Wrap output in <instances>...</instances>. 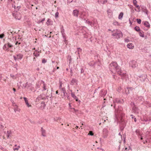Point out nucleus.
<instances>
[{
    "instance_id": "1",
    "label": "nucleus",
    "mask_w": 151,
    "mask_h": 151,
    "mask_svg": "<svg viewBox=\"0 0 151 151\" xmlns=\"http://www.w3.org/2000/svg\"><path fill=\"white\" fill-rule=\"evenodd\" d=\"M109 68L110 70L112 72H116L119 75L122 76H122H124L125 74L122 73L121 72V68L117 64L116 62H112L109 65Z\"/></svg>"
},
{
    "instance_id": "2",
    "label": "nucleus",
    "mask_w": 151,
    "mask_h": 151,
    "mask_svg": "<svg viewBox=\"0 0 151 151\" xmlns=\"http://www.w3.org/2000/svg\"><path fill=\"white\" fill-rule=\"evenodd\" d=\"M112 35L113 36H114L115 38L117 39L122 36V35L121 32L118 30L113 31L112 32Z\"/></svg>"
},
{
    "instance_id": "3",
    "label": "nucleus",
    "mask_w": 151,
    "mask_h": 151,
    "mask_svg": "<svg viewBox=\"0 0 151 151\" xmlns=\"http://www.w3.org/2000/svg\"><path fill=\"white\" fill-rule=\"evenodd\" d=\"M13 16L14 18L18 20H20L21 18V15L20 13L17 11H14L12 13Z\"/></svg>"
},
{
    "instance_id": "4",
    "label": "nucleus",
    "mask_w": 151,
    "mask_h": 151,
    "mask_svg": "<svg viewBox=\"0 0 151 151\" xmlns=\"http://www.w3.org/2000/svg\"><path fill=\"white\" fill-rule=\"evenodd\" d=\"M13 47L12 43H7L5 44L3 46V49L4 50L7 51L9 50V48H11Z\"/></svg>"
},
{
    "instance_id": "5",
    "label": "nucleus",
    "mask_w": 151,
    "mask_h": 151,
    "mask_svg": "<svg viewBox=\"0 0 151 151\" xmlns=\"http://www.w3.org/2000/svg\"><path fill=\"white\" fill-rule=\"evenodd\" d=\"M130 65L133 68H134L137 66L136 62L134 60H132L129 63Z\"/></svg>"
},
{
    "instance_id": "6",
    "label": "nucleus",
    "mask_w": 151,
    "mask_h": 151,
    "mask_svg": "<svg viewBox=\"0 0 151 151\" xmlns=\"http://www.w3.org/2000/svg\"><path fill=\"white\" fill-rule=\"evenodd\" d=\"M124 101L123 99H121L117 98H116L114 99V103H123Z\"/></svg>"
},
{
    "instance_id": "7",
    "label": "nucleus",
    "mask_w": 151,
    "mask_h": 151,
    "mask_svg": "<svg viewBox=\"0 0 151 151\" xmlns=\"http://www.w3.org/2000/svg\"><path fill=\"white\" fill-rule=\"evenodd\" d=\"M107 91L104 89L102 90L101 91L100 95L101 96H105L106 94Z\"/></svg>"
},
{
    "instance_id": "8",
    "label": "nucleus",
    "mask_w": 151,
    "mask_h": 151,
    "mask_svg": "<svg viewBox=\"0 0 151 151\" xmlns=\"http://www.w3.org/2000/svg\"><path fill=\"white\" fill-rule=\"evenodd\" d=\"M45 99V96H43L42 94H41L37 97L36 99V102L40 100L41 99Z\"/></svg>"
},
{
    "instance_id": "9",
    "label": "nucleus",
    "mask_w": 151,
    "mask_h": 151,
    "mask_svg": "<svg viewBox=\"0 0 151 151\" xmlns=\"http://www.w3.org/2000/svg\"><path fill=\"white\" fill-rule=\"evenodd\" d=\"M78 11L76 9L73 10V14L74 16L78 17Z\"/></svg>"
},
{
    "instance_id": "10",
    "label": "nucleus",
    "mask_w": 151,
    "mask_h": 151,
    "mask_svg": "<svg viewBox=\"0 0 151 151\" xmlns=\"http://www.w3.org/2000/svg\"><path fill=\"white\" fill-rule=\"evenodd\" d=\"M71 95L73 98L76 100V101L80 102V101L78 100V98L75 96L74 93H72L71 94Z\"/></svg>"
},
{
    "instance_id": "11",
    "label": "nucleus",
    "mask_w": 151,
    "mask_h": 151,
    "mask_svg": "<svg viewBox=\"0 0 151 151\" xmlns=\"http://www.w3.org/2000/svg\"><path fill=\"white\" fill-rule=\"evenodd\" d=\"M31 84L30 83H24L23 85V86H24L25 88H28L30 87L31 86Z\"/></svg>"
},
{
    "instance_id": "12",
    "label": "nucleus",
    "mask_w": 151,
    "mask_h": 151,
    "mask_svg": "<svg viewBox=\"0 0 151 151\" xmlns=\"http://www.w3.org/2000/svg\"><path fill=\"white\" fill-rule=\"evenodd\" d=\"M132 88H127L126 89H125V92L126 93H130V91H132L133 89Z\"/></svg>"
},
{
    "instance_id": "13",
    "label": "nucleus",
    "mask_w": 151,
    "mask_h": 151,
    "mask_svg": "<svg viewBox=\"0 0 151 151\" xmlns=\"http://www.w3.org/2000/svg\"><path fill=\"white\" fill-rule=\"evenodd\" d=\"M41 131L42 132V135L43 136L45 137L46 135H45L46 131L42 127L41 128Z\"/></svg>"
},
{
    "instance_id": "14",
    "label": "nucleus",
    "mask_w": 151,
    "mask_h": 151,
    "mask_svg": "<svg viewBox=\"0 0 151 151\" xmlns=\"http://www.w3.org/2000/svg\"><path fill=\"white\" fill-rule=\"evenodd\" d=\"M24 99L26 105H27V106L28 107H29L31 106V105H29V104L28 103V100H27V98L26 97H24Z\"/></svg>"
},
{
    "instance_id": "15",
    "label": "nucleus",
    "mask_w": 151,
    "mask_h": 151,
    "mask_svg": "<svg viewBox=\"0 0 151 151\" xmlns=\"http://www.w3.org/2000/svg\"><path fill=\"white\" fill-rule=\"evenodd\" d=\"M127 47L131 49H132L134 47V46L133 45V44L132 43H129L127 45Z\"/></svg>"
},
{
    "instance_id": "16",
    "label": "nucleus",
    "mask_w": 151,
    "mask_h": 151,
    "mask_svg": "<svg viewBox=\"0 0 151 151\" xmlns=\"http://www.w3.org/2000/svg\"><path fill=\"white\" fill-rule=\"evenodd\" d=\"M85 14L84 12L82 13L80 16V17L81 19H84V20H85V18L84 17L85 15Z\"/></svg>"
},
{
    "instance_id": "17",
    "label": "nucleus",
    "mask_w": 151,
    "mask_h": 151,
    "mask_svg": "<svg viewBox=\"0 0 151 151\" xmlns=\"http://www.w3.org/2000/svg\"><path fill=\"white\" fill-rule=\"evenodd\" d=\"M122 109L121 107H119V108L117 109L115 111L117 114H119L120 113V112L122 111Z\"/></svg>"
},
{
    "instance_id": "18",
    "label": "nucleus",
    "mask_w": 151,
    "mask_h": 151,
    "mask_svg": "<svg viewBox=\"0 0 151 151\" xmlns=\"http://www.w3.org/2000/svg\"><path fill=\"white\" fill-rule=\"evenodd\" d=\"M107 0H101L100 2H99V3L102 4H105L106 3H107Z\"/></svg>"
},
{
    "instance_id": "19",
    "label": "nucleus",
    "mask_w": 151,
    "mask_h": 151,
    "mask_svg": "<svg viewBox=\"0 0 151 151\" xmlns=\"http://www.w3.org/2000/svg\"><path fill=\"white\" fill-rule=\"evenodd\" d=\"M17 59H20L22 58L23 57V55L20 54H17Z\"/></svg>"
},
{
    "instance_id": "20",
    "label": "nucleus",
    "mask_w": 151,
    "mask_h": 151,
    "mask_svg": "<svg viewBox=\"0 0 151 151\" xmlns=\"http://www.w3.org/2000/svg\"><path fill=\"white\" fill-rule=\"evenodd\" d=\"M144 25L147 27H150V24L148 22H145L144 23Z\"/></svg>"
},
{
    "instance_id": "21",
    "label": "nucleus",
    "mask_w": 151,
    "mask_h": 151,
    "mask_svg": "<svg viewBox=\"0 0 151 151\" xmlns=\"http://www.w3.org/2000/svg\"><path fill=\"white\" fill-rule=\"evenodd\" d=\"M77 80L76 79H73L71 81L70 84L72 85H73L74 83H76Z\"/></svg>"
},
{
    "instance_id": "22",
    "label": "nucleus",
    "mask_w": 151,
    "mask_h": 151,
    "mask_svg": "<svg viewBox=\"0 0 151 151\" xmlns=\"http://www.w3.org/2000/svg\"><path fill=\"white\" fill-rule=\"evenodd\" d=\"M61 90L62 91L64 95V96H65L66 94H67V93H66V91L65 88H62Z\"/></svg>"
},
{
    "instance_id": "23",
    "label": "nucleus",
    "mask_w": 151,
    "mask_h": 151,
    "mask_svg": "<svg viewBox=\"0 0 151 151\" xmlns=\"http://www.w3.org/2000/svg\"><path fill=\"white\" fill-rule=\"evenodd\" d=\"M123 13L122 12H121L119 16V17H118L119 19H122V17H123Z\"/></svg>"
},
{
    "instance_id": "24",
    "label": "nucleus",
    "mask_w": 151,
    "mask_h": 151,
    "mask_svg": "<svg viewBox=\"0 0 151 151\" xmlns=\"http://www.w3.org/2000/svg\"><path fill=\"white\" fill-rule=\"evenodd\" d=\"M61 34H62V35L63 36V37L64 38V39H65L66 38H65V37L64 35V29H61Z\"/></svg>"
},
{
    "instance_id": "25",
    "label": "nucleus",
    "mask_w": 151,
    "mask_h": 151,
    "mask_svg": "<svg viewBox=\"0 0 151 151\" xmlns=\"http://www.w3.org/2000/svg\"><path fill=\"white\" fill-rule=\"evenodd\" d=\"M33 54L34 55V56L36 57L38 56H39V52L38 51L37 52V51H35L34 52Z\"/></svg>"
},
{
    "instance_id": "26",
    "label": "nucleus",
    "mask_w": 151,
    "mask_h": 151,
    "mask_svg": "<svg viewBox=\"0 0 151 151\" xmlns=\"http://www.w3.org/2000/svg\"><path fill=\"white\" fill-rule=\"evenodd\" d=\"M139 35L142 37H144V33L142 31H140L139 32Z\"/></svg>"
},
{
    "instance_id": "27",
    "label": "nucleus",
    "mask_w": 151,
    "mask_h": 151,
    "mask_svg": "<svg viewBox=\"0 0 151 151\" xmlns=\"http://www.w3.org/2000/svg\"><path fill=\"white\" fill-rule=\"evenodd\" d=\"M135 6L138 9V10H137L136 9H135V10L137 12H140V9L139 6L136 4Z\"/></svg>"
},
{
    "instance_id": "28",
    "label": "nucleus",
    "mask_w": 151,
    "mask_h": 151,
    "mask_svg": "<svg viewBox=\"0 0 151 151\" xmlns=\"http://www.w3.org/2000/svg\"><path fill=\"white\" fill-rule=\"evenodd\" d=\"M7 42L9 43H12V45L14 43L13 41L11 39H9L8 41Z\"/></svg>"
},
{
    "instance_id": "29",
    "label": "nucleus",
    "mask_w": 151,
    "mask_h": 151,
    "mask_svg": "<svg viewBox=\"0 0 151 151\" xmlns=\"http://www.w3.org/2000/svg\"><path fill=\"white\" fill-rule=\"evenodd\" d=\"M43 86L42 87V88H43V90H42L43 91L44 90H45L47 89L46 85L44 83V82H43Z\"/></svg>"
},
{
    "instance_id": "30",
    "label": "nucleus",
    "mask_w": 151,
    "mask_h": 151,
    "mask_svg": "<svg viewBox=\"0 0 151 151\" xmlns=\"http://www.w3.org/2000/svg\"><path fill=\"white\" fill-rule=\"evenodd\" d=\"M132 109H133V110H134V112H137L138 111L137 108V107H133Z\"/></svg>"
},
{
    "instance_id": "31",
    "label": "nucleus",
    "mask_w": 151,
    "mask_h": 151,
    "mask_svg": "<svg viewBox=\"0 0 151 151\" xmlns=\"http://www.w3.org/2000/svg\"><path fill=\"white\" fill-rule=\"evenodd\" d=\"M86 22L87 23H88V24L90 25L91 26H92L93 25V24L91 22L89 21L86 20Z\"/></svg>"
},
{
    "instance_id": "32",
    "label": "nucleus",
    "mask_w": 151,
    "mask_h": 151,
    "mask_svg": "<svg viewBox=\"0 0 151 151\" xmlns=\"http://www.w3.org/2000/svg\"><path fill=\"white\" fill-rule=\"evenodd\" d=\"M134 29L137 32H138L140 30V28L138 27L137 26H136L134 27Z\"/></svg>"
},
{
    "instance_id": "33",
    "label": "nucleus",
    "mask_w": 151,
    "mask_h": 151,
    "mask_svg": "<svg viewBox=\"0 0 151 151\" xmlns=\"http://www.w3.org/2000/svg\"><path fill=\"white\" fill-rule=\"evenodd\" d=\"M45 20V18H43L41 20H39L37 22V23L40 24V23H43V22Z\"/></svg>"
},
{
    "instance_id": "34",
    "label": "nucleus",
    "mask_w": 151,
    "mask_h": 151,
    "mask_svg": "<svg viewBox=\"0 0 151 151\" xmlns=\"http://www.w3.org/2000/svg\"><path fill=\"white\" fill-rule=\"evenodd\" d=\"M137 21V22L139 24H140L141 23V20L140 19H136Z\"/></svg>"
},
{
    "instance_id": "35",
    "label": "nucleus",
    "mask_w": 151,
    "mask_h": 151,
    "mask_svg": "<svg viewBox=\"0 0 151 151\" xmlns=\"http://www.w3.org/2000/svg\"><path fill=\"white\" fill-rule=\"evenodd\" d=\"M124 151H132V150L131 149L129 148H127L126 147L125 150H124Z\"/></svg>"
},
{
    "instance_id": "36",
    "label": "nucleus",
    "mask_w": 151,
    "mask_h": 151,
    "mask_svg": "<svg viewBox=\"0 0 151 151\" xmlns=\"http://www.w3.org/2000/svg\"><path fill=\"white\" fill-rule=\"evenodd\" d=\"M5 36V35L4 33L0 34V39L3 38Z\"/></svg>"
},
{
    "instance_id": "37",
    "label": "nucleus",
    "mask_w": 151,
    "mask_h": 151,
    "mask_svg": "<svg viewBox=\"0 0 151 151\" xmlns=\"http://www.w3.org/2000/svg\"><path fill=\"white\" fill-rule=\"evenodd\" d=\"M88 135L93 136V132L92 131H90L89 132V133L88 134Z\"/></svg>"
},
{
    "instance_id": "38",
    "label": "nucleus",
    "mask_w": 151,
    "mask_h": 151,
    "mask_svg": "<svg viewBox=\"0 0 151 151\" xmlns=\"http://www.w3.org/2000/svg\"><path fill=\"white\" fill-rule=\"evenodd\" d=\"M7 137L8 138L10 136V134H11V132H9V131H7Z\"/></svg>"
},
{
    "instance_id": "39",
    "label": "nucleus",
    "mask_w": 151,
    "mask_h": 151,
    "mask_svg": "<svg viewBox=\"0 0 151 151\" xmlns=\"http://www.w3.org/2000/svg\"><path fill=\"white\" fill-rule=\"evenodd\" d=\"M137 3V2L136 0H133V3L134 6L136 5Z\"/></svg>"
},
{
    "instance_id": "40",
    "label": "nucleus",
    "mask_w": 151,
    "mask_h": 151,
    "mask_svg": "<svg viewBox=\"0 0 151 151\" xmlns=\"http://www.w3.org/2000/svg\"><path fill=\"white\" fill-rule=\"evenodd\" d=\"M59 13L58 12H57L55 14V17L56 18H57L58 17Z\"/></svg>"
},
{
    "instance_id": "41",
    "label": "nucleus",
    "mask_w": 151,
    "mask_h": 151,
    "mask_svg": "<svg viewBox=\"0 0 151 151\" xmlns=\"http://www.w3.org/2000/svg\"><path fill=\"white\" fill-rule=\"evenodd\" d=\"M136 132L137 134L140 135H141V134H140V132L139 131L136 130Z\"/></svg>"
},
{
    "instance_id": "42",
    "label": "nucleus",
    "mask_w": 151,
    "mask_h": 151,
    "mask_svg": "<svg viewBox=\"0 0 151 151\" xmlns=\"http://www.w3.org/2000/svg\"><path fill=\"white\" fill-rule=\"evenodd\" d=\"M46 62V60L45 59H43L42 60V63H45Z\"/></svg>"
},
{
    "instance_id": "43",
    "label": "nucleus",
    "mask_w": 151,
    "mask_h": 151,
    "mask_svg": "<svg viewBox=\"0 0 151 151\" xmlns=\"http://www.w3.org/2000/svg\"><path fill=\"white\" fill-rule=\"evenodd\" d=\"M21 7V6H17V8H15V9H16V10H18Z\"/></svg>"
},
{
    "instance_id": "44",
    "label": "nucleus",
    "mask_w": 151,
    "mask_h": 151,
    "mask_svg": "<svg viewBox=\"0 0 151 151\" xmlns=\"http://www.w3.org/2000/svg\"><path fill=\"white\" fill-rule=\"evenodd\" d=\"M59 83H60V84L59 88H60L62 87V83L61 81H60Z\"/></svg>"
},
{
    "instance_id": "45",
    "label": "nucleus",
    "mask_w": 151,
    "mask_h": 151,
    "mask_svg": "<svg viewBox=\"0 0 151 151\" xmlns=\"http://www.w3.org/2000/svg\"><path fill=\"white\" fill-rule=\"evenodd\" d=\"M73 0H68V3H70L72 2Z\"/></svg>"
},
{
    "instance_id": "46",
    "label": "nucleus",
    "mask_w": 151,
    "mask_h": 151,
    "mask_svg": "<svg viewBox=\"0 0 151 151\" xmlns=\"http://www.w3.org/2000/svg\"><path fill=\"white\" fill-rule=\"evenodd\" d=\"M77 49L78 51H81L82 49L78 47Z\"/></svg>"
},
{
    "instance_id": "47",
    "label": "nucleus",
    "mask_w": 151,
    "mask_h": 151,
    "mask_svg": "<svg viewBox=\"0 0 151 151\" xmlns=\"http://www.w3.org/2000/svg\"><path fill=\"white\" fill-rule=\"evenodd\" d=\"M19 149V148H13V150H14V151H15V150H18Z\"/></svg>"
},
{
    "instance_id": "48",
    "label": "nucleus",
    "mask_w": 151,
    "mask_h": 151,
    "mask_svg": "<svg viewBox=\"0 0 151 151\" xmlns=\"http://www.w3.org/2000/svg\"><path fill=\"white\" fill-rule=\"evenodd\" d=\"M13 57H14V60H16L17 59V58L15 56H13Z\"/></svg>"
},
{
    "instance_id": "49",
    "label": "nucleus",
    "mask_w": 151,
    "mask_h": 151,
    "mask_svg": "<svg viewBox=\"0 0 151 151\" xmlns=\"http://www.w3.org/2000/svg\"><path fill=\"white\" fill-rule=\"evenodd\" d=\"M84 72V70L83 69V68H81V73H83Z\"/></svg>"
},
{
    "instance_id": "50",
    "label": "nucleus",
    "mask_w": 151,
    "mask_h": 151,
    "mask_svg": "<svg viewBox=\"0 0 151 151\" xmlns=\"http://www.w3.org/2000/svg\"><path fill=\"white\" fill-rule=\"evenodd\" d=\"M0 149L3 150V149H4V148H3L2 146L0 145Z\"/></svg>"
},
{
    "instance_id": "51",
    "label": "nucleus",
    "mask_w": 151,
    "mask_h": 151,
    "mask_svg": "<svg viewBox=\"0 0 151 151\" xmlns=\"http://www.w3.org/2000/svg\"><path fill=\"white\" fill-rule=\"evenodd\" d=\"M13 90L14 92L16 91V89L14 88H13Z\"/></svg>"
},
{
    "instance_id": "52",
    "label": "nucleus",
    "mask_w": 151,
    "mask_h": 151,
    "mask_svg": "<svg viewBox=\"0 0 151 151\" xmlns=\"http://www.w3.org/2000/svg\"><path fill=\"white\" fill-rule=\"evenodd\" d=\"M125 42H128L129 41L128 40V39H125Z\"/></svg>"
},
{
    "instance_id": "53",
    "label": "nucleus",
    "mask_w": 151,
    "mask_h": 151,
    "mask_svg": "<svg viewBox=\"0 0 151 151\" xmlns=\"http://www.w3.org/2000/svg\"><path fill=\"white\" fill-rule=\"evenodd\" d=\"M3 151H8V150H7L6 149H3Z\"/></svg>"
},
{
    "instance_id": "54",
    "label": "nucleus",
    "mask_w": 151,
    "mask_h": 151,
    "mask_svg": "<svg viewBox=\"0 0 151 151\" xmlns=\"http://www.w3.org/2000/svg\"><path fill=\"white\" fill-rule=\"evenodd\" d=\"M73 109H74L75 112H76V111H78L77 110L75 109L74 108H73Z\"/></svg>"
},
{
    "instance_id": "55",
    "label": "nucleus",
    "mask_w": 151,
    "mask_h": 151,
    "mask_svg": "<svg viewBox=\"0 0 151 151\" xmlns=\"http://www.w3.org/2000/svg\"><path fill=\"white\" fill-rule=\"evenodd\" d=\"M78 56L80 58V53H79V51H78Z\"/></svg>"
},
{
    "instance_id": "56",
    "label": "nucleus",
    "mask_w": 151,
    "mask_h": 151,
    "mask_svg": "<svg viewBox=\"0 0 151 151\" xmlns=\"http://www.w3.org/2000/svg\"><path fill=\"white\" fill-rule=\"evenodd\" d=\"M15 42V44L16 45H17L18 43V41H17L16 42Z\"/></svg>"
},
{
    "instance_id": "57",
    "label": "nucleus",
    "mask_w": 151,
    "mask_h": 151,
    "mask_svg": "<svg viewBox=\"0 0 151 151\" xmlns=\"http://www.w3.org/2000/svg\"><path fill=\"white\" fill-rule=\"evenodd\" d=\"M11 76L13 78H14V76L13 75H11Z\"/></svg>"
},
{
    "instance_id": "58",
    "label": "nucleus",
    "mask_w": 151,
    "mask_h": 151,
    "mask_svg": "<svg viewBox=\"0 0 151 151\" xmlns=\"http://www.w3.org/2000/svg\"><path fill=\"white\" fill-rule=\"evenodd\" d=\"M134 121L135 122H136L137 121V119L136 118H135L134 119Z\"/></svg>"
},
{
    "instance_id": "59",
    "label": "nucleus",
    "mask_w": 151,
    "mask_h": 151,
    "mask_svg": "<svg viewBox=\"0 0 151 151\" xmlns=\"http://www.w3.org/2000/svg\"><path fill=\"white\" fill-rule=\"evenodd\" d=\"M141 137V138H140V139L141 140H142L143 139V138H142V136L141 135H140Z\"/></svg>"
},
{
    "instance_id": "60",
    "label": "nucleus",
    "mask_w": 151,
    "mask_h": 151,
    "mask_svg": "<svg viewBox=\"0 0 151 151\" xmlns=\"http://www.w3.org/2000/svg\"><path fill=\"white\" fill-rule=\"evenodd\" d=\"M119 135H120L121 136V137H122V135H121V133L120 132L119 133Z\"/></svg>"
},
{
    "instance_id": "61",
    "label": "nucleus",
    "mask_w": 151,
    "mask_h": 151,
    "mask_svg": "<svg viewBox=\"0 0 151 151\" xmlns=\"http://www.w3.org/2000/svg\"><path fill=\"white\" fill-rule=\"evenodd\" d=\"M56 94H58V91H56Z\"/></svg>"
},
{
    "instance_id": "62",
    "label": "nucleus",
    "mask_w": 151,
    "mask_h": 151,
    "mask_svg": "<svg viewBox=\"0 0 151 151\" xmlns=\"http://www.w3.org/2000/svg\"><path fill=\"white\" fill-rule=\"evenodd\" d=\"M2 77V75L0 74V78H1Z\"/></svg>"
},
{
    "instance_id": "63",
    "label": "nucleus",
    "mask_w": 151,
    "mask_h": 151,
    "mask_svg": "<svg viewBox=\"0 0 151 151\" xmlns=\"http://www.w3.org/2000/svg\"><path fill=\"white\" fill-rule=\"evenodd\" d=\"M37 70H39V68H38L37 69Z\"/></svg>"
},
{
    "instance_id": "64",
    "label": "nucleus",
    "mask_w": 151,
    "mask_h": 151,
    "mask_svg": "<svg viewBox=\"0 0 151 151\" xmlns=\"http://www.w3.org/2000/svg\"><path fill=\"white\" fill-rule=\"evenodd\" d=\"M17 148H18L19 149V148H20V146H18Z\"/></svg>"
}]
</instances>
